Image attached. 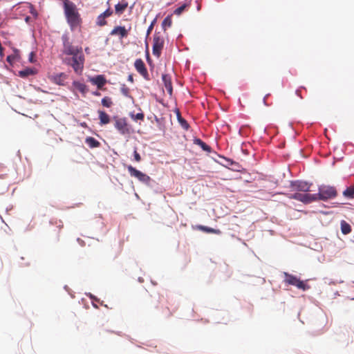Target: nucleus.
<instances>
[{
	"label": "nucleus",
	"mask_w": 354,
	"mask_h": 354,
	"mask_svg": "<svg viewBox=\"0 0 354 354\" xmlns=\"http://www.w3.org/2000/svg\"><path fill=\"white\" fill-rule=\"evenodd\" d=\"M134 120H143L144 119V114L142 113H138L136 115H134Z\"/></svg>",
	"instance_id": "nucleus-34"
},
{
	"label": "nucleus",
	"mask_w": 354,
	"mask_h": 354,
	"mask_svg": "<svg viewBox=\"0 0 354 354\" xmlns=\"http://www.w3.org/2000/svg\"><path fill=\"white\" fill-rule=\"evenodd\" d=\"M36 73V70L31 68H26L19 72V75L21 77H27L30 75H33Z\"/></svg>",
	"instance_id": "nucleus-18"
},
{
	"label": "nucleus",
	"mask_w": 354,
	"mask_h": 354,
	"mask_svg": "<svg viewBox=\"0 0 354 354\" xmlns=\"http://www.w3.org/2000/svg\"><path fill=\"white\" fill-rule=\"evenodd\" d=\"M62 41L63 43V54L66 55H73L82 52V48L81 46L73 45L67 33H65L62 36Z\"/></svg>",
	"instance_id": "nucleus-3"
},
{
	"label": "nucleus",
	"mask_w": 354,
	"mask_h": 354,
	"mask_svg": "<svg viewBox=\"0 0 354 354\" xmlns=\"http://www.w3.org/2000/svg\"><path fill=\"white\" fill-rule=\"evenodd\" d=\"M172 20L171 16L169 15L165 18L162 23V28L165 30L167 28H169L171 26Z\"/></svg>",
	"instance_id": "nucleus-25"
},
{
	"label": "nucleus",
	"mask_w": 354,
	"mask_h": 354,
	"mask_svg": "<svg viewBox=\"0 0 354 354\" xmlns=\"http://www.w3.org/2000/svg\"><path fill=\"white\" fill-rule=\"evenodd\" d=\"M316 194H304V197L302 198V203L305 204L310 203L313 201H317Z\"/></svg>",
	"instance_id": "nucleus-22"
},
{
	"label": "nucleus",
	"mask_w": 354,
	"mask_h": 354,
	"mask_svg": "<svg viewBox=\"0 0 354 354\" xmlns=\"http://www.w3.org/2000/svg\"><path fill=\"white\" fill-rule=\"evenodd\" d=\"M197 229L205 233H212L218 235H220L221 234V231L220 230L214 229L205 225H198Z\"/></svg>",
	"instance_id": "nucleus-17"
},
{
	"label": "nucleus",
	"mask_w": 354,
	"mask_h": 354,
	"mask_svg": "<svg viewBox=\"0 0 354 354\" xmlns=\"http://www.w3.org/2000/svg\"><path fill=\"white\" fill-rule=\"evenodd\" d=\"M82 126H83V127H84V126H86V123H85V122H84L83 124H82Z\"/></svg>",
	"instance_id": "nucleus-40"
},
{
	"label": "nucleus",
	"mask_w": 354,
	"mask_h": 354,
	"mask_svg": "<svg viewBox=\"0 0 354 354\" xmlns=\"http://www.w3.org/2000/svg\"><path fill=\"white\" fill-rule=\"evenodd\" d=\"M89 81L94 85H96L97 88L102 89L106 83V80L102 75H98L95 77H91Z\"/></svg>",
	"instance_id": "nucleus-12"
},
{
	"label": "nucleus",
	"mask_w": 354,
	"mask_h": 354,
	"mask_svg": "<svg viewBox=\"0 0 354 354\" xmlns=\"http://www.w3.org/2000/svg\"><path fill=\"white\" fill-rule=\"evenodd\" d=\"M102 104L107 108H109L112 106L113 102L111 100V98L109 97H104L102 99Z\"/></svg>",
	"instance_id": "nucleus-27"
},
{
	"label": "nucleus",
	"mask_w": 354,
	"mask_h": 354,
	"mask_svg": "<svg viewBox=\"0 0 354 354\" xmlns=\"http://www.w3.org/2000/svg\"><path fill=\"white\" fill-rule=\"evenodd\" d=\"M115 127L123 135L128 133L129 131L127 121L124 118H117L115 122Z\"/></svg>",
	"instance_id": "nucleus-10"
},
{
	"label": "nucleus",
	"mask_w": 354,
	"mask_h": 354,
	"mask_svg": "<svg viewBox=\"0 0 354 354\" xmlns=\"http://www.w3.org/2000/svg\"><path fill=\"white\" fill-rule=\"evenodd\" d=\"M85 142L91 148H96L100 146V142L93 137H87Z\"/></svg>",
	"instance_id": "nucleus-21"
},
{
	"label": "nucleus",
	"mask_w": 354,
	"mask_h": 354,
	"mask_svg": "<svg viewBox=\"0 0 354 354\" xmlns=\"http://www.w3.org/2000/svg\"><path fill=\"white\" fill-rule=\"evenodd\" d=\"M177 117H178V121L179 124L181 125V127L185 130H187L189 127V125L188 122L186 121V120H185L183 118L181 117L179 112H178V113H177Z\"/></svg>",
	"instance_id": "nucleus-24"
},
{
	"label": "nucleus",
	"mask_w": 354,
	"mask_h": 354,
	"mask_svg": "<svg viewBox=\"0 0 354 354\" xmlns=\"http://www.w3.org/2000/svg\"><path fill=\"white\" fill-rule=\"evenodd\" d=\"M164 39L160 36V33H155L153 39V55L159 57L161 54V50L163 48Z\"/></svg>",
	"instance_id": "nucleus-7"
},
{
	"label": "nucleus",
	"mask_w": 354,
	"mask_h": 354,
	"mask_svg": "<svg viewBox=\"0 0 354 354\" xmlns=\"http://www.w3.org/2000/svg\"><path fill=\"white\" fill-rule=\"evenodd\" d=\"M194 143L198 145L202 149L208 153L211 152V147L207 145L205 142L201 140L200 138H196L194 140Z\"/></svg>",
	"instance_id": "nucleus-19"
},
{
	"label": "nucleus",
	"mask_w": 354,
	"mask_h": 354,
	"mask_svg": "<svg viewBox=\"0 0 354 354\" xmlns=\"http://www.w3.org/2000/svg\"><path fill=\"white\" fill-rule=\"evenodd\" d=\"M288 197H289V198L295 199L297 201L301 202L302 198L304 197V194L297 192V193L290 194Z\"/></svg>",
	"instance_id": "nucleus-28"
},
{
	"label": "nucleus",
	"mask_w": 354,
	"mask_h": 354,
	"mask_svg": "<svg viewBox=\"0 0 354 354\" xmlns=\"http://www.w3.org/2000/svg\"><path fill=\"white\" fill-rule=\"evenodd\" d=\"M121 93L125 95L129 96V88L125 85L123 84L120 88Z\"/></svg>",
	"instance_id": "nucleus-31"
},
{
	"label": "nucleus",
	"mask_w": 354,
	"mask_h": 354,
	"mask_svg": "<svg viewBox=\"0 0 354 354\" xmlns=\"http://www.w3.org/2000/svg\"><path fill=\"white\" fill-rule=\"evenodd\" d=\"M64 7L67 22L70 26L71 30H74L77 27L80 26L82 22L80 15L75 5L68 0H65Z\"/></svg>",
	"instance_id": "nucleus-1"
},
{
	"label": "nucleus",
	"mask_w": 354,
	"mask_h": 354,
	"mask_svg": "<svg viewBox=\"0 0 354 354\" xmlns=\"http://www.w3.org/2000/svg\"><path fill=\"white\" fill-rule=\"evenodd\" d=\"M96 23L98 26H103L106 24V21L105 20V18H104V17L100 14L97 18Z\"/></svg>",
	"instance_id": "nucleus-29"
},
{
	"label": "nucleus",
	"mask_w": 354,
	"mask_h": 354,
	"mask_svg": "<svg viewBox=\"0 0 354 354\" xmlns=\"http://www.w3.org/2000/svg\"><path fill=\"white\" fill-rule=\"evenodd\" d=\"M12 58H13V57H12V56L9 55V56H8V57H7V59H7V61H8V62L11 63V62H12Z\"/></svg>",
	"instance_id": "nucleus-38"
},
{
	"label": "nucleus",
	"mask_w": 354,
	"mask_h": 354,
	"mask_svg": "<svg viewBox=\"0 0 354 354\" xmlns=\"http://www.w3.org/2000/svg\"><path fill=\"white\" fill-rule=\"evenodd\" d=\"M296 93H297V94L298 95H299V91H296Z\"/></svg>",
	"instance_id": "nucleus-41"
},
{
	"label": "nucleus",
	"mask_w": 354,
	"mask_h": 354,
	"mask_svg": "<svg viewBox=\"0 0 354 354\" xmlns=\"http://www.w3.org/2000/svg\"><path fill=\"white\" fill-rule=\"evenodd\" d=\"M97 113L100 120V125H105L110 122V117L105 111L99 110Z\"/></svg>",
	"instance_id": "nucleus-16"
},
{
	"label": "nucleus",
	"mask_w": 354,
	"mask_h": 354,
	"mask_svg": "<svg viewBox=\"0 0 354 354\" xmlns=\"http://www.w3.org/2000/svg\"><path fill=\"white\" fill-rule=\"evenodd\" d=\"M111 35H118L120 38L127 37L128 35V31L126 30L124 26H115L112 31L111 32Z\"/></svg>",
	"instance_id": "nucleus-14"
},
{
	"label": "nucleus",
	"mask_w": 354,
	"mask_h": 354,
	"mask_svg": "<svg viewBox=\"0 0 354 354\" xmlns=\"http://www.w3.org/2000/svg\"><path fill=\"white\" fill-rule=\"evenodd\" d=\"M187 6H188L187 4L184 3L181 6L178 7V8H176L174 11V13L175 15H180L185 10V9L187 7Z\"/></svg>",
	"instance_id": "nucleus-30"
},
{
	"label": "nucleus",
	"mask_w": 354,
	"mask_h": 354,
	"mask_svg": "<svg viewBox=\"0 0 354 354\" xmlns=\"http://www.w3.org/2000/svg\"><path fill=\"white\" fill-rule=\"evenodd\" d=\"M128 81L131 82H133V75H129L128 76Z\"/></svg>",
	"instance_id": "nucleus-37"
},
{
	"label": "nucleus",
	"mask_w": 354,
	"mask_h": 354,
	"mask_svg": "<svg viewBox=\"0 0 354 354\" xmlns=\"http://www.w3.org/2000/svg\"><path fill=\"white\" fill-rule=\"evenodd\" d=\"M34 56H35L34 53H33V52H31V53H30V55H29V61H30V62H32H32H35V60H34V59H33Z\"/></svg>",
	"instance_id": "nucleus-36"
},
{
	"label": "nucleus",
	"mask_w": 354,
	"mask_h": 354,
	"mask_svg": "<svg viewBox=\"0 0 354 354\" xmlns=\"http://www.w3.org/2000/svg\"><path fill=\"white\" fill-rule=\"evenodd\" d=\"M134 66L136 71L147 80H149V73L144 62L141 59L135 61Z\"/></svg>",
	"instance_id": "nucleus-9"
},
{
	"label": "nucleus",
	"mask_w": 354,
	"mask_h": 354,
	"mask_svg": "<svg viewBox=\"0 0 354 354\" xmlns=\"http://www.w3.org/2000/svg\"><path fill=\"white\" fill-rule=\"evenodd\" d=\"M73 84L75 88L81 92L83 95H85L88 92V88L86 84L80 82H73Z\"/></svg>",
	"instance_id": "nucleus-20"
},
{
	"label": "nucleus",
	"mask_w": 354,
	"mask_h": 354,
	"mask_svg": "<svg viewBox=\"0 0 354 354\" xmlns=\"http://www.w3.org/2000/svg\"><path fill=\"white\" fill-rule=\"evenodd\" d=\"M343 194L344 196L353 198H354V186L348 187L345 191H344Z\"/></svg>",
	"instance_id": "nucleus-26"
},
{
	"label": "nucleus",
	"mask_w": 354,
	"mask_h": 354,
	"mask_svg": "<svg viewBox=\"0 0 354 354\" xmlns=\"http://www.w3.org/2000/svg\"><path fill=\"white\" fill-rule=\"evenodd\" d=\"M127 168L129 175L131 177H134V178H137L140 182H141L147 185H149L150 182L151 180L150 176H149L146 174L142 173V171L138 170L137 169H136L135 167H133L131 165H128L127 167Z\"/></svg>",
	"instance_id": "nucleus-5"
},
{
	"label": "nucleus",
	"mask_w": 354,
	"mask_h": 354,
	"mask_svg": "<svg viewBox=\"0 0 354 354\" xmlns=\"http://www.w3.org/2000/svg\"><path fill=\"white\" fill-rule=\"evenodd\" d=\"M92 93H93V95H95V96H100V93L98 92V91H93Z\"/></svg>",
	"instance_id": "nucleus-39"
},
{
	"label": "nucleus",
	"mask_w": 354,
	"mask_h": 354,
	"mask_svg": "<svg viewBox=\"0 0 354 354\" xmlns=\"http://www.w3.org/2000/svg\"><path fill=\"white\" fill-rule=\"evenodd\" d=\"M154 23H155V20H153V21L151 24V25L149 26L148 29H147V35H149L150 32H151V30H153V25H154Z\"/></svg>",
	"instance_id": "nucleus-35"
},
{
	"label": "nucleus",
	"mask_w": 354,
	"mask_h": 354,
	"mask_svg": "<svg viewBox=\"0 0 354 354\" xmlns=\"http://www.w3.org/2000/svg\"><path fill=\"white\" fill-rule=\"evenodd\" d=\"M128 7V2L126 0H122L120 3L115 6V13L118 15H122Z\"/></svg>",
	"instance_id": "nucleus-15"
},
{
	"label": "nucleus",
	"mask_w": 354,
	"mask_h": 354,
	"mask_svg": "<svg viewBox=\"0 0 354 354\" xmlns=\"http://www.w3.org/2000/svg\"><path fill=\"white\" fill-rule=\"evenodd\" d=\"M71 57H66L64 59V63L68 66H71L74 71L77 74H81L84 64V55L83 52L71 55Z\"/></svg>",
	"instance_id": "nucleus-2"
},
{
	"label": "nucleus",
	"mask_w": 354,
	"mask_h": 354,
	"mask_svg": "<svg viewBox=\"0 0 354 354\" xmlns=\"http://www.w3.org/2000/svg\"><path fill=\"white\" fill-rule=\"evenodd\" d=\"M311 185V183L301 180L291 181L290 183L292 189L297 192H308L310 190Z\"/></svg>",
	"instance_id": "nucleus-8"
},
{
	"label": "nucleus",
	"mask_w": 354,
	"mask_h": 354,
	"mask_svg": "<svg viewBox=\"0 0 354 354\" xmlns=\"http://www.w3.org/2000/svg\"><path fill=\"white\" fill-rule=\"evenodd\" d=\"M49 80L54 84L63 86L67 78V75L64 73H57L48 76Z\"/></svg>",
	"instance_id": "nucleus-11"
},
{
	"label": "nucleus",
	"mask_w": 354,
	"mask_h": 354,
	"mask_svg": "<svg viewBox=\"0 0 354 354\" xmlns=\"http://www.w3.org/2000/svg\"><path fill=\"white\" fill-rule=\"evenodd\" d=\"M112 14H113V11L110 8H108L103 13H102L101 15L103 16L104 18H106V17H109L111 15H112Z\"/></svg>",
	"instance_id": "nucleus-32"
},
{
	"label": "nucleus",
	"mask_w": 354,
	"mask_h": 354,
	"mask_svg": "<svg viewBox=\"0 0 354 354\" xmlns=\"http://www.w3.org/2000/svg\"><path fill=\"white\" fill-rule=\"evenodd\" d=\"M162 80L164 83L165 87L168 93L171 95L173 92V87L171 83V78L169 75L163 74L162 75Z\"/></svg>",
	"instance_id": "nucleus-13"
},
{
	"label": "nucleus",
	"mask_w": 354,
	"mask_h": 354,
	"mask_svg": "<svg viewBox=\"0 0 354 354\" xmlns=\"http://www.w3.org/2000/svg\"><path fill=\"white\" fill-rule=\"evenodd\" d=\"M341 231L343 234H348L351 232V225L346 223L345 221H342L341 223Z\"/></svg>",
	"instance_id": "nucleus-23"
},
{
	"label": "nucleus",
	"mask_w": 354,
	"mask_h": 354,
	"mask_svg": "<svg viewBox=\"0 0 354 354\" xmlns=\"http://www.w3.org/2000/svg\"><path fill=\"white\" fill-rule=\"evenodd\" d=\"M285 279L284 282L288 285L296 286L297 288L306 290L309 289V286L306 284L304 281H301L296 276L290 274L288 272H284Z\"/></svg>",
	"instance_id": "nucleus-6"
},
{
	"label": "nucleus",
	"mask_w": 354,
	"mask_h": 354,
	"mask_svg": "<svg viewBox=\"0 0 354 354\" xmlns=\"http://www.w3.org/2000/svg\"><path fill=\"white\" fill-rule=\"evenodd\" d=\"M133 156H134V160L136 161V162H140L141 160V156L138 153V151H136V149L134 150V152H133Z\"/></svg>",
	"instance_id": "nucleus-33"
},
{
	"label": "nucleus",
	"mask_w": 354,
	"mask_h": 354,
	"mask_svg": "<svg viewBox=\"0 0 354 354\" xmlns=\"http://www.w3.org/2000/svg\"><path fill=\"white\" fill-rule=\"evenodd\" d=\"M315 194L317 201H327L337 196V190L335 187L323 185L319 187L318 193Z\"/></svg>",
	"instance_id": "nucleus-4"
}]
</instances>
